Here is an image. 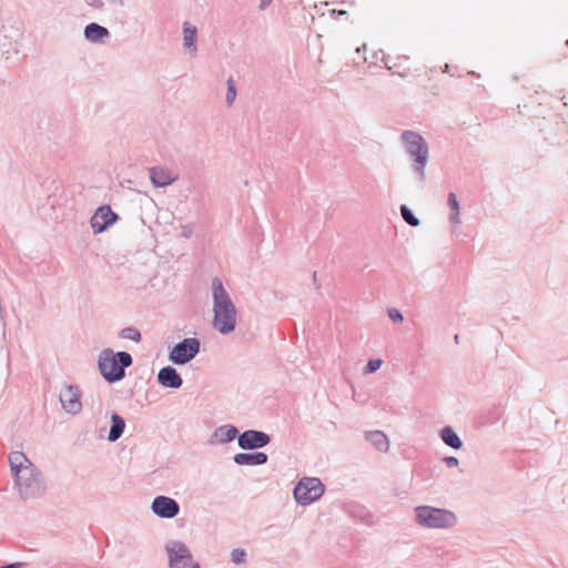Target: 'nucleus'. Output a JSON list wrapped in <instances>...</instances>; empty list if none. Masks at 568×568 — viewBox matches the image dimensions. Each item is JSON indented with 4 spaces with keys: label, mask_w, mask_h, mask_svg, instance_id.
<instances>
[{
    "label": "nucleus",
    "mask_w": 568,
    "mask_h": 568,
    "mask_svg": "<svg viewBox=\"0 0 568 568\" xmlns=\"http://www.w3.org/2000/svg\"><path fill=\"white\" fill-rule=\"evenodd\" d=\"M151 183L155 187H166L178 180V175L163 166H153L149 169Z\"/></svg>",
    "instance_id": "nucleus-16"
},
{
    "label": "nucleus",
    "mask_w": 568,
    "mask_h": 568,
    "mask_svg": "<svg viewBox=\"0 0 568 568\" xmlns=\"http://www.w3.org/2000/svg\"><path fill=\"white\" fill-rule=\"evenodd\" d=\"M400 142L412 160V171L423 184L426 180V165L429 159L426 140L416 131L405 130L400 134Z\"/></svg>",
    "instance_id": "nucleus-2"
},
{
    "label": "nucleus",
    "mask_w": 568,
    "mask_h": 568,
    "mask_svg": "<svg viewBox=\"0 0 568 568\" xmlns=\"http://www.w3.org/2000/svg\"><path fill=\"white\" fill-rule=\"evenodd\" d=\"M21 566H22L21 562H11V564H7V565H2V566H0V568H19Z\"/></svg>",
    "instance_id": "nucleus-37"
},
{
    "label": "nucleus",
    "mask_w": 568,
    "mask_h": 568,
    "mask_svg": "<svg viewBox=\"0 0 568 568\" xmlns=\"http://www.w3.org/2000/svg\"><path fill=\"white\" fill-rule=\"evenodd\" d=\"M231 561L234 565H244L247 561V552L243 548H235L231 551Z\"/></svg>",
    "instance_id": "nucleus-26"
},
{
    "label": "nucleus",
    "mask_w": 568,
    "mask_h": 568,
    "mask_svg": "<svg viewBox=\"0 0 568 568\" xmlns=\"http://www.w3.org/2000/svg\"><path fill=\"white\" fill-rule=\"evenodd\" d=\"M85 4L94 10H102L105 6L103 0H84Z\"/></svg>",
    "instance_id": "nucleus-32"
},
{
    "label": "nucleus",
    "mask_w": 568,
    "mask_h": 568,
    "mask_svg": "<svg viewBox=\"0 0 568 568\" xmlns=\"http://www.w3.org/2000/svg\"><path fill=\"white\" fill-rule=\"evenodd\" d=\"M331 14H332L333 18H337L339 16L347 14V11H345V10H332Z\"/></svg>",
    "instance_id": "nucleus-36"
},
{
    "label": "nucleus",
    "mask_w": 568,
    "mask_h": 568,
    "mask_svg": "<svg viewBox=\"0 0 568 568\" xmlns=\"http://www.w3.org/2000/svg\"><path fill=\"white\" fill-rule=\"evenodd\" d=\"M271 439V436L263 430L247 429L240 433L237 446L242 450H256L267 446Z\"/></svg>",
    "instance_id": "nucleus-11"
},
{
    "label": "nucleus",
    "mask_w": 568,
    "mask_h": 568,
    "mask_svg": "<svg viewBox=\"0 0 568 568\" xmlns=\"http://www.w3.org/2000/svg\"><path fill=\"white\" fill-rule=\"evenodd\" d=\"M165 551L169 558V568H186L187 562L193 559L190 548L180 540L168 541L165 544Z\"/></svg>",
    "instance_id": "nucleus-8"
},
{
    "label": "nucleus",
    "mask_w": 568,
    "mask_h": 568,
    "mask_svg": "<svg viewBox=\"0 0 568 568\" xmlns=\"http://www.w3.org/2000/svg\"><path fill=\"white\" fill-rule=\"evenodd\" d=\"M447 204L450 211H460V204L457 195L454 192H449L447 195Z\"/></svg>",
    "instance_id": "nucleus-30"
},
{
    "label": "nucleus",
    "mask_w": 568,
    "mask_h": 568,
    "mask_svg": "<svg viewBox=\"0 0 568 568\" xmlns=\"http://www.w3.org/2000/svg\"><path fill=\"white\" fill-rule=\"evenodd\" d=\"M119 220V215L112 211L111 206L103 204L99 206L90 219V224L94 234L106 231Z\"/></svg>",
    "instance_id": "nucleus-10"
},
{
    "label": "nucleus",
    "mask_w": 568,
    "mask_h": 568,
    "mask_svg": "<svg viewBox=\"0 0 568 568\" xmlns=\"http://www.w3.org/2000/svg\"><path fill=\"white\" fill-rule=\"evenodd\" d=\"M240 437V430L236 426L227 424L219 426L214 429L213 434L211 435L209 443L211 445L214 444H229L233 442L234 439L239 440Z\"/></svg>",
    "instance_id": "nucleus-14"
},
{
    "label": "nucleus",
    "mask_w": 568,
    "mask_h": 568,
    "mask_svg": "<svg viewBox=\"0 0 568 568\" xmlns=\"http://www.w3.org/2000/svg\"><path fill=\"white\" fill-rule=\"evenodd\" d=\"M12 477L20 497L24 500L40 497L45 491L43 475L33 463H29L22 473Z\"/></svg>",
    "instance_id": "nucleus-4"
},
{
    "label": "nucleus",
    "mask_w": 568,
    "mask_h": 568,
    "mask_svg": "<svg viewBox=\"0 0 568 568\" xmlns=\"http://www.w3.org/2000/svg\"><path fill=\"white\" fill-rule=\"evenodd\" d=\"M158 383L164 388L178 389L183 385V379L175 367L164 366L156 375Z\"/></svg>",
    "instance_id": "nucleus-13"
},
{
    "label": "nucleus",
    "mask_w": 568,
    "mask_h": 568,
    "mask_svg": "<svg viewBox=\"0 0 568 568\" xmlns=\"http://www.w3.org/2000/svg\"><path fill=\"white\" fill-rule=\"evenodd\" d=\"M82 392L78 385L67 384L59 393V400L62 408L71 415H77L82 409Z\"/></svg>",
    "instance_id": "nucleus-9"
},
{
    "label": "nucleus",
    "mask_w": 568,
    "mask_h": 568,
    "mask_svg": "<svg viewBox=\"0 0 568 568\" xmlns=\"http://www.w3.org/2000/svg\"><path fill=\"white\" fill-rule=\"evenodd\" d=\"M84 38L90 41V42H100L102 41L104 38L109 37L110 32L109 30L97 23V22H90L89 24H87L84 27Z\"/></svg>",
    "instance_id": "nucleus-20"
},
{
    "label": "nucleus",
    "mask_w": 568,
    "mask_h": 568,
    "mask_svg": "<svg viewBox=\"0 0 568 568\" xmlns=\"http://www.w3.org/2000/svg\"><path fill=\"white\" fill-rule=\"evenodd\" d=\"M226 84H227V91H226V97H225V103L229 106H231L236 99L237 91H236V87H235V83H234V80L232 77H230L227 79Z\"/></svg>",
    "instance_id": "nucleus-27"
},
{
    "label": "nucleus",
    "mask_w": 568,
    "mask_h": 568,
    "mask_svg": "<svg viewBox=\"0 0 568 568\" xmlns=\"http://www.w3.org/2000/svg\"><path fill=\"white\" fill-rule=\"evenodd\" d=\"M193 225L192 224H187V225H183L182 226V236L185 237V239H189L193 235Z\"/></svg>",
    "instance_id": "nucleus-34"
},
{
    "label": "nucleus",
    "mask_w": 568,
    "mask_h": 568,
    "mask_svg": "<svg viewBox=\"0 0 568 568\" xmlns=\"http://www.w3.org/2000/svg\"><path fill=\"white\" fill-rule=\"evenodd\" d=\"M233 460L239 466H261L268 460L267 454L257 450H244L234 455Z\"/></svg>",
    "instance_id": "nucleus-15"
},
{
    "label": "nucleus",
    "mask_w": 568,
    "mask_h": 568,
    "mask_svg": "<svg viewBox=\"0 0 568 568\" xmlns=\"http://www.w3.org/2000/svg\"><path fill=\"white\" fill-rule=\"evenodd\" d=\"M201 351V341L197 337H185L176 343L169 352V361L178 366L193 361Z\"/></svg>",
    "instance_id": "nucleus-7"
},
{
    "label": "nucleus",
    "mask_w": 568,
    "mask_h": 568,
    "mask_svg": "<svg viewBox=\"0 0 568 568\" xmlns=\"http://www.w3.org/2000/svg\"><path fill=\"white\" fill-rule=\"evenodd\" d=\"M468 75L477 77V78H479V77H480V75H479L477 72H475V71H469V72H468Z\"/></svg>",
    "instance_id": "nucleus-40"
},
{
    "label": "nucleus",
    "mask_w": 568,
    "mask_h": 568,
    "mask_svg": "<svg viewBox=\"0 0 568 568\" xmlns=\"http://www.w3.org/2000/svg\"><path fill=\"white\" fill-rule=\"evenodd\" d=\"M119 337L139 343L142 338V335L136 327L128 326L119 332Z\"/></svg>",
    "instance_id": "nucleus-24"
},
{
    "label": "nucleus",
    "mask_w": 568,
    "mask_h": 568,
    "mask_svg": "<svg viewBox=\"0 0 568 568\" xmlns=\"http://www.w3.org/2000/svg\"><path fill=\"white\" fill-rule=\"evenodd\" d=\"M566 44H567V47H568V40L566 41Z\"/></svg>",
    "instance_id": "nucleus-43"
},
{
    "label": "nucleus",
    "mask_w": 568,
    "mask_h": 568,
    "mask_svg": "<svg viewBox=\"0 0 568 568\" xmlns=\"http://www.w3.org/2000/svg\"><path fill=\"white\" fill-rule=\"evenodd\" d=\"M273 0H260L258 8L260 10H265Z\"/></svg>",
    "instance_id": "nucleus-35"
},
{
    "label": "nucleus",
    "mask_w": 568,
    "mask_h": 568,
    "mask_svg": "<svg viewBox=\"0 0 568 568\" xmlns=\"http://www.w3.org/2000/svg\"><path fill=\"white\" fill-rule=\"evenodd\" d=\"M440 439L453 449H460L463 440L452 426H444L439 432Z\"/></svg>",
    "instance_id": "nucleus-22"
},
{
    "label": "nucleus",
    "mask_w": 568,
    "mask_h": 568,
    "mask_svg": "<svg viewBox=\"0 0 568 568\" xmlns=\"http://www.w3.org/2000/svg\"><path fill=\"white\" fill-rule=\"evenodd\" d=\"M211 290L213 301L212 327L220 334L227 335L234 332L236 327V307L220 277L212 280Z\"/></svg>",
    "instance_id": "nucleus-1"
},
{
    "label": "nucleus",
    "mask_w": 568,
    "mask_h": 568,
    "mask_svg": "<svg viewBox=\"0 0 568 568\" xmlns=\"http://www.w3.org/2000/svg\"><path fill=\"white\" fill-rule=\"evenodd\" d=\"M416 523L425 528L448 529L456 525V515L444 508L422 505L414 509Z\"/></svg>",
    "instance_id": "nucleus-5"
},
{
    "label": "nucleus",
    "mask_w": 568,
    "mask_h": 568,
    "mask_svg": "<svg viewBox=\"0 0 568 568\" xmlns=\"http://www.w3.org/2000/svg\"><path fill=\"white\" fill-rule=\"evenodd\" d=\"M449 69H450L449 64H447V63H446V64L443 67V72H444V73H448V72H449Z\"/></svg>",
    "instance_id": "nucleus-38"
},
{
    "label": "nucleus",
    "mask_w": 568,
    "mask_h": 568,
    "mask_svg": "<svg viewBox=\"0 0 568 568\" xmlns=\"http://www.w3.org/2000/svg\"><path fill=\"white\" fill-rule=\"evenodd\" d=\"M133 363L129 352H114L111 348L101 351L98 357V368L101 376L110 384L118 383L125 377V369Z\"/></svg>",
    "instance_id": "nucleus-3"
},
{
    "label": "nucleus",
    "mask_w": 568,
    "mask_h": 568,
    "mask_svg": "<svg viewBox=\"0 0 568 568\" xmlns=\"http://www.w3.org/2000/svg\"><path fill=\"white\" fill-rule=\"evenodd\" d=\"M9 466L12 476H18V474L22 473L29 463H32L28 456L20 450L11 452L8 456Z\"/></svg>",
    "instance_id": "nucleus-17"
},
{
    "label": "nucleus",
    "mask_w": 568,
    "mask_h": 568,
    "mask_svg": "<svg viewBox=\"0 0 568 568\" xmlns=\"http://www.w3.org/2000/svg\"><path fill=\"white\" fill-rule=\"evenodd\" d=\"M151 509L160 518L172 519L179 515L180 505L175 499L161 495L153 498Z\"/></svg>",
    "instance_id": "nucleus-12"
},
{
    "label": "nucleus",
    "mask_w": 568,
    "mask_h": 568,
    "mask_svg": "<svg viewBox=\"0 0 568 568\" xmlns=\"http://www.w3.org/2000/svg\"><path fill=\"white\" fill-rule=\"evenodd\" d=\"M400 215L402 219L407 223L409 226H418L420 224V221L417 216H415L414 212L405 204H402L400 207Z\"/></svg>",
    "instance_id": "nucleus-23"
},
{
    "label": "nucleus",
    "mask_w": 568,
    "mask_h": 568,
    "mask_svg": "<svg viewBox=\"0 0 568 568\" xmlns=\"http://www.w3.org/2000/svg\"><path fill=\"white\" fill-rule=\"evenodd\" d=\"M379 53H382V55H383V54H384V53H383V50H379L378 52H375V53L373 54V57H374V58H377V57H379Z\"/></svg>",
    "instance_id": "nucleus-41"
},
{
    "label": "nucleus",
    "mask_w": 568,
    "mask_h": 568,
    "mask_svg": "<svg viewBox=\"0 0 568 568\" xmlns=\"http://www.w3.org/2000/svg\"><path fill=\"white\" fill-rule=\"evenodd\" d=\"M325 491V486L316 477L301 478L293 489L295 501L301 506H308L318 500Z\"/></svg>",
    "instance_id": "nucleus-6"
},
{
    "label": "nucleus",
    "mask_w": 568,
    "mask_h": 568,
    "mask_svg": "<svg viewBox=\"0 0 568 568\" xmlns=\"http://www.w3.org/2000/svg\"><path fill=\"white\" fill-rule=\"evenodd\" d=\"M443 460L449 468L456 467L459 464L458 458H456L454 456H446L443 458Z\"/></svg>",
    "instance_id": "nucleus-33"
},
{
    "label": "nucleus",
    "mask_w": 568,
    "mask_h": 568,
    "mask_svg": "<svg viewBox=\"0 0 568 568\" xmlns=\"http://www.w3.org/2000/svg\"><path fill=\"white\" fill-rule=\"evenodd\" d=\"M197 29L190 22L183 23V47L184 49L194 55L197 51L196 47Z\"/></svg>",
    "instance_id": "nucleus-18"
},
{
    "label": "nucleus",
    "mask_w": 568,
    "mask_h": 568,
    "mask_svg": "<svg viewBox=\"0 0 568 568\" xmlns=\"http://www.w3.org/2000/svg\"><path fill=\"white\" fill-rule=\"evenodd\" d=\"M382 364H383L382 359H379V358H372L365 365L364 373L365 374L375 373L376 371H378L381 368Z\"/></svg>",
    "instance_id": "nucleus-29"
},
{
    "label": "nucleus",
    "mask_w": 568,
    "mask_h": 568,
    "mask_svg": "<svg viewBox=\"0 0 568 568\" xmlns=\"http://www.w3.org/2000/svg\"><path fill=\"white\" fill-rule=\"evenodd\" d=\"M448 220L452 225V232L454 234H457L459 232L460 224H462L460 211H450Z\"/></svg>",
    "instance_id": "nucleus-28"
},
{
    "label": "nucleus",
    "mask_w": 568,
    "mask_h": 568,
    "mask_svg": "<svg viewBox=\"0 0 568 568\" xmlns=\"http://www.w3.org/2000/svg\"><path fill=\"white\" fill-rule=\"evenodd\" d=\"M365 439L378 452L386 453L389 448V440L382 430H369L365 433Z\"/></svg>",
    "instance_id": "nucleus-21"
},
{
    "label": "nucleus",
    "mask_w": 568,
    "mask_h": 568,
    "mask_svg": "<svg viewBox=\"0 0 568 568\" xmlns=\"http://www.w3.org/2000/svg\"><path fill=\"white\" fill-rule=\"evenodd\" d=\"M409 57L407 55H398L395 60L388 55V54H383L382 57V62H384L385 64V68L387 70H393L395 68H399L400 67V63H399V60H408Z\"/></svg>",
    "instance_id": "nucleus-25"
},
{
    "label": "nucleus",
    "mask_w": 568,
    "mask_h": 568,
    "mask_svg": "<svg viewBox=\"0 0 568 568\" xmlns=\"http://www.w3.org/2000/svg\"><path fill=\"white\" fill-rule=\"evenodd\" d=\"M110 419L111 426L108 434V440L114 443L122 437L125 430V420L121 415H119L115 412L111 413Z\"/></svg>",
    "instance_id": "nucleus-19"
},
{
    "label": "nucleus",
    "mask_w": 568,
    "mask_h": 568,
    "mask_svg": "<svg viewBox=\"0 0 568 568\" xmlns=\"http://www.w3.org/2000/svg\"><path fill=\"white\" fill-rule=\"evenodd\" d=\"M454 341H455V343H456V344H458V343H459V335H458V334H456V335L454 336Z\"/></svg>",
    "instance_id": "nucleus-42"
},
{
    "label": "nucleus",
    "mask_w": 568,
    "mask_h": 568,
    "mask_svg": "<svg viewBox=\"0 0 568 568\" xmlns=\"http://www.w3.org/2000/svg\"><path fill=\"white\" fill-rule=\"evenodd\" d=\"M363 50H366V44H363L362 47H358L356 49V52H363Z\"/></svg>",
    "instance_id": "nucleus-39"
},
{
    "label": "nucleus",
    "mask_w": 568,
    "mask_h": 568,
    "mask_svg": "<svg viewBox=\"0 0 568 568\" xmlns=\"http://www.w3.org/2000/svg\"><path fill=\"white\" fill-rule=\"evenodd\" d=\"M387 315L395 323H400L404 320L402 312L397 308H388Z\"/></svg>",
    "instance_id": "nucleus-31"
}]
</instances>
